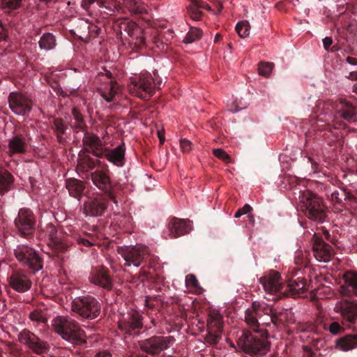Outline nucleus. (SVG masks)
Returning <instances> with one entry per match:
<instances>
[{"mask_svg": "<svg viewBox=\"0 0 357 357\" xmlns=\"http://www.w3.org/2000/svg\"><path fill=\"white\" fill-rule=\"evenodd\" d=\"M213 155L218 159L223 161L225 163L228 164L231 162V158L223 149H213Z\"/></svg>", "mask_w": 357, "mask_h": 357, "instance_id": "nucleus-49", "label": "nucleus"}, {"mask_svg": "<svg viewBox=\"0 0 357 357\" xmlns=\"http://www.w3.org/2000/svg\"><path fill=\"white\" fill-rule=\"evenodd\" d=\"M56 38L51 33H43L38 41L39 47L41 50H50L56 47Z\"/></svg>", "mask_w": 357, "mask_h": 357, "instance_id": "nucleus-38", "label": "nucleus"}, {"mask_svg": "<svg viewBox=\"0 0 357 357\" xmlns=\"http://www.w3.org/2000/svg\"><path fill=\"white\" fill-rule=\"evenodd\" d=\"M126 145L123 142L114 149L105 147L102 153V158L117 167H123L125 165Z\"/></svg>", "mask_w": 357, "mask_h": 357, "instance_id": "nucleus-24", "label": "nucleus"}, {"mask_svg": "<svg viewBox=\"0 0 357 357\" xmlns=\"http://www.w3.org/2000/svg\"><path fill=\"white\" fill-rule=\"evenodd\" d=\"M246 107L247 105L245 103L243 104L241 102L238 103L237 100H235L231 105L228 106V109L230 112L235 113Z\"/></svg>", "mask_w": 357, "mask_h": 357, "instance_id": "nucleus-50", "label": "nucleus"}, {"mask_svg": "<svg viewBox=\"0 0 357 357\" xmlns=\"http://www.w3.org/2000/svg\"><path fill=\"white\" fill-rule=\"evenodd\" d=\"M15 225L22 236L32 235L36 229V217L32 211L26 208L20 209L15 219Z\"/></svg>", "mask_w": 357, "mask_h": 357, "instance_id": "nucleus-11", "label": "nucleus"}, {"mask_svg": "<svg viewBox=\"0 0 357 357\" xmlns=\"http://www.w3.org/2000/svg\"><path fill=\"white\" fill-rule=\"evenodd\" d=\"M207 328L205 340L208 343L215 345L222 337V318L220 314L215 312L208 314Z\"/></svg>", "mask_w": 357, "mask_h": 357, "instance_id": "nucleus-17", "label": "nucleus"}, {"mask_svg": "<svg viewBox=\"0 0 357 357\" xmlns=\"http://www.w3.org/2000/svg\"><path fill=\"white\" fill-rule=\"evenodd\" d=\"M271 310V313H264L270 317V321L273 324V328H278L284 324L286 319L285 314L283 312H278L272 307H269Z\"/></svg>", "mask_w": 357, "mask_h": 357, "instance_id": "nucleus-42", "label": "nucleus"}, {"mask_svg": "<svg viewBox=\"0 0 357 357\" xmlns=\"http://www.w3.org/2000/svg\"><path fill=\"white\" fill-rule=\"evenodd\" d=\"M22 0H0L2 9L6 12L16 10L21 6Z\"/></svg>", "mask_w": 357, "mask_h": 357, "instance_id": "nucleus-45", "label": "nucleus"}, {"mask_svg": "<svg viewBox=\"0 0 357 357\" xmlns=\"http://www.w3.org/2000/svg\"><path fill=\"white\" fill-rule=\"evenodd\" d=\"M264 291L271 296H276L272 300L284 296V283L282 282L280 274L275 271H271L259 278Z\"/></svg>", "mask_w": 357, "mask_h": 357, "instance_id": "nucleus-10", "label": "nucleus"}, {"mask_svg": "<svg viewBox=\"0 0 357 357\" xmlns=\"http://www.w3.org/2000/svg\"><path fill=\"white\" fill-rule=\"evenodd\" d=\"M131 37L135 36V45L141 48L145 45V38L142 34V29L133 22H126L123 24L121 26Z\"/></svg>", "mask_w": 357, "mask_h": 357, "instance_id": "nucleus-32", "label": "nucleus"}, {"mask_svg": "<svg viewBox=\"0 0 357 357\" xmlns=\"http://www.w3.org/2000/svg\"><path fill=\"white\" fill-rule=\"evenodd\" d=\"M252 211V207L249 204H245L242 208H239L234 214L235 218H238L243 215L247 214Z\"/></svg>", "mask_w": 357, "mask_h": 357, "instance_id": "nucleus-53", "label": "nucleus"}, {"mask_svg": "<svg viewBox=\"0 0 357 357\" xmlns=\"http://www.w3.org/2000/svg\"><path fill=\"white\" fill-rule=\"evenodd\" d=\"M324 47L326 50L328 51L330 46L333 44V39L331 37H326L323 39Z\"/></svg>", "mask_w": 357, "mask_h": 357, "instance_id": "nucleus-59", "label": "nucleus"}, {"mask_svg": "<svg viewBox=\"0 0 357 357\" xmlns=\"http://www.w3.org/2000/svg\"><path fill=\"white\" fill-rule=\"evenodd\" d=\"M66 188L71 197L80 199L86 186L84 181L75 178H69L66 179Z\"/></svg>", "mask_w": 357, "mask_h": 357, "instance_id": "nucleus-31", "label": "nucleus"}, {"mask_svg": "<svg viewBox=\"0 0 357 357\" xmlns=\"http://www.w3.org/2000/svg\"><path fill=\"white\" fill-rule=\"evenodd\" d=\"M52 326L63 339L75 344L85 342L84 331L74 320L58 317L53 320Z\"/></svg>", "mask_w": 357, "mask_h": 357, "instance_id": "nucleus-4", "label": "nucleus"}, {"mask_svg": "<svg viewBox=\"0 0 357 357\" xmlns=\"http://www.w3.org/2000/svg\"><path fill=\"white\" fill-rule=\"evenodd\" d=\"M190 5L187 7L188 15L194 20H199L202 12L199 9L210 10L208 4L201 0H190Z\"/></svg>", "mask_w": 357, "mask_h": 357, "instance_id": "nucleus-35", "label": "nucleus"}, {"mask_svg": "<svg viewBox=\"0 0 357 357\" xmlns=\"http://www.w3.org/2000/svg\"><path fill=\"white\" fill-rule=\"evenodd\" d=\"M142 326V317L137 313L130 314L128 319L119 323V328L128 335L138 333Z\"/></svg>", "mask_w": 357, "mask_h": 357, "instance_id": "nucleus-27", "label": "nucleus"}, {"mask_svg": "<svg viewBox=\"0 0 357 357\" xmlns=\"http://www.w3.org/2000/svg\"><path fill=\"white\" fill-rule=\"evenodd\" d=\"M250 25L248 21L238 22L236 26V31L241 38H245L249 36Z\"/></svg>", "mask_w": 357, "mask_h": 357, "instance_id": "nucleus-47", "label": "nucleus"}, {"mask_svg": "<svg viewBox=\"0 0 357 357\" xmlns=\"http://www.w3.org/2000/svg\"><path fill=\"white\" fill-rule=\"evenodd\" d=\"M344 326L338 321H333L330 323L324 324V329L328 331L331 334L334 335H339L344 331Z\"/></svg>", "mask_w": 357, "mask_h": 357, "instance_id": "nucleus-43", "label": "nucleus"}, {"mask_svg": "<svg viewBox=\"0 0 357 357\" xmlns=\"http://www.w3.org/2000/svg\"><path fill=\"white\" fill-rule=\"evenodd\" d=\"M348 78L351 80L356 81L357 80V70L353 71L349 73V75L348 76Z\"/></svg>", "mask_w": 357, "mask_h": 357, "instance_id": "nucleus-63", "label": "nucleus"}, {"mask_svg": "<svg viewBox=\"0 0 357 357\" xmlns=\"http://www.w3.org/2000/svg\"><path fill=\"white\" fill-rule=\"evenodd\" d=\"M29 140L25 129H15L8 139L7 153L9 156L26 152Z\"/></svg>", "mask_w": 357, "mask_h": 357, "instance_id": "nucleus-14", "label": "nucleus"}, {"mask_svg": "<svg viewBox=\"0 0 357 357\" xmlns=\"http://www.w3.org/2000/svg\"><path fill=\"white\" fill-rule=\"evenodd\" d=\"M89 178L93 185L103 192L109 200L117 204L116 197L112 192V185L107 170L97 169L91 173Z\"/></svg>", "mask_w": 357, "mask_h": 357, "instance_id": "nucleus-13", "label": "nucleus"}, {"mask_svg": "<svg viewBox=\"0 0 357 357\" xmlns=\"http://www.w3.org/2000/svg\"><path fill=\"white\" fill-rule=\"evenodd\" d=\"M337 349L348 351L357 348V333L347 334L335 340Z\"/></svg>", "mask_w": 357, "mask_h": 357, "instance_id": "nucleus-33", "label": "nucleus"}, {"mask_svg": "<svg viewBox=\"0 0 357 357\" xmlns=\"http://www.w3.org/2000/svg\"><path fill=\"white\" fill-rule=\"evenodd\" d=\"M174 342L172 336L153 335L139 342L140 349L149 355L157 356L170 347Z\"/></svg>", "mask_w": 357, "mask_h": 357, "instance_id": "nucleus-9", "label": "nucleus"}, {"mask_svg": "<svg viewBox=\"0 0 357 357\" xmlns=\"http://www.w3.org/2000/svg\"><path fill=\"white\" fill-rule=\"evenodd\" d=\"M312 251L315 259L319 261H329L334 255L331 245L326 243L321 237L314 234L312 238Z\"/></svg>", "mask_w": 357, "mask_h": 357, "instance_id": "nucleus-21", "label": "nucleus"}, {"mask_svg": "<svg viewBox=\"0 0 357 357\" xmlns=\"http://www.w3.org/2000/svg\"><path fill=\"white\" fill-rule=\"evenodd\" d=\"M8 281L10 287L19 293L29 291L32 286L29 274L23 269L13 271L8 278Z\"/></svg>", "mask_w": 357, "mask_h": 357, "instance_id": "nucleus-20", "label": "nucleus"}, {"mask_svg": "<svg viewBox=\"0 0 357 357\" xmlns=\"http://www.w3.org/2000/svg\"><path fill=\"white\" fill-rule=\"evenodd\" d=\"M29 317L32 321L40 322L44 321V317L42 313L39 311L31 312L29 314Z\"/></svg>", "mask_w": 357, "mask_h": 357, "instance_id": "nucleus-55", "label": "nucleus"}, {"mask_svg": "<svg viewBox=\"0 0 357 357\" xmlns=\"http://www.w3.org/2000/svg\"><path fill=\"white\" fill-rule=\"evenodd\" d=\"M299 208L310 220L321 223L326 220L327 207L317 195L305 190L299 196Z\"/></svg>", "mask_w": 357, "mask_h": 357, "instance_id": "nucleus-2", "label": "nucleus"}, {"mask_svg": "<svg viewBox=\"0 0 357 357\" xmlns=\"http://www.w3.org/2000/svg\"><path fill=\"white\" fill-rule=\"evenodd\" d=\"M97 3L98 6L99 5L100 0H82L81 1V7L86 11H89L91 6Z\"/></svg>", "mask_w": 357, "mask_h": 357, "instance_id": "nucleus-56", "label": "nucleus"}, {"mask_svg": "<svg viewBox=\"0 0 357 357\" xmlns=\"http://www.w3.org/2000/svg\"><path fill=\"white\" fill-rule=\"evenodd\" d=\"M108 198L96 197L85 202L83 204L84 213L86 216H102L108 206Z\"/></svg>", "mask_w": 357, "mask_h": 357, "instance_id": "nucleus-23", "label": "nucleus"}, {"mask_svg": "<svg viewBox=\"0 0 357 357\" xmlns=\"http://www.w3.org/2000/svg\"><path fill=\"white\" fill-rule=\"evenodd\" d=\"M202 36V31L197 28L191 27L190 31L188 32L185 38H183V42L185 43H192L196 40H198L201 38Z\"/></svg>", "mask_w": 357, "mask_h": 357, "instance_id": "nucleus-44", "label": "nucleus"}, {"mask_svg": "<svg viewBox=\"0 0 357 357\" xmlns=\"http://www.w3.org/2000/svg\"><path fill=\"white\" fill-rule=\"evenodd\" d=\"M90 24L87 21L81 20L76 27V31L79 33L77 34L78 38L84 43L89 42V31Z\"/></svg>", "mask_w": 357, "mask_h": 357, "instance_id": "nucleus-40", "label": "nucleus"}, {"mask_svg": "<svg viewBox=\"0 0 357 357\" xmlns=\"http://www.w3.org/2000/svg\"><path fill=\"white\" fill-rule=\"evenodd\" d=\"M271 310L269 309V306L266 304L257 303L256 302L252 303V306L248 308L245 312V321L250 327L252 332L255 331H264L259 329L260 324L258 319L260 318L262 314L271 313Z\"/></svg>", "mask_w": 357, "mask_h": 357, "instance_id": "nucleus-18", "label": "nucleus"}, {"mask_svg": "<svg viewBox=\"0 0 357 357\" xmlns=\"http://www.w3.org/2000/svg\"><path fill=\"white\" fill-rule=\"evenodd\" d=\"M155 79L149 73H140L130 78L129 90L131 93L143 100L149 99L155 93L156 89L160 88L161 79L158 78L154 73Z\"/></svg>", "mask_w": 357, "mask_h": 357, "instance_id": "nucleus-3", "label": "nucleus"}, {"mask_svg": "<svg viewBox=\"0 0 357 357\" xmlns=\"http://www.w3.org/2000/svg\"><path fill=\"white\" fill-rule=\"evenodd\" d=\"M344 195H345V197H344L345 200H349V201H354V202L356 201V197L350 192H349L347 190H344Z\"/></svg>", "mask_w": 357, "mask_h": 357, "instance_id": "nucleus-60", "label": "nucleus"}, {"mask_svg": "<svg viewBox=\"0 0 357 357\" xmlns=\"http://www.w3.org/2000/svg\"><path fill=\"white\" fill-rule=\"evenodd\" d=\"M273 64L268 62H261L258 70L260 75L268 77L272 72Z\"/></svg>", "mask_w": 357, "mask_h": 357, "instance_id": "nucleus-48", "label": "nucleus"}, {"mask_svg": "<svg viewBox=\"0 0 357 357\" xmlns=\"http://www.w3.org/2000/svg\"><path fill=\"white\" fill-rule=\"evenodd\" d=\"M117 84L116 83L111 82L108 89H106L102 92V97L108 102L113 100L114 97L117 93Z\"/></svg>", "mask_w": 357, "mask_h": 357, "instance_id": "nucleus-46", "label": "nucleus"}, {"mask_svg": "<svg viewBox=\"0 0 357 357\" xmlns=\"http://www.w3.org/2000/svg\"><path fill=\"white\" fill-rule=\"evenodd\" d=\"M72 115L75 122L71 126L74 130L77 132L79 130L83 131L84 132L87 131V126L84 119V116L77 108H73Z\"/></svg>", "mask_w": 357, "mask_h": 357, "instance_id": "nucleus-37", "label": "nucleus"}, {"mask_svg": "<svg viewBox=\"0 0 357 357\" xmlns=\"http://www.w3.org/2000/svg\"><path fill=\"white\" fill-rule=\"evenodd\" d=\"M98 6L106 10L109 15H113L121 8L120 3L116 0H100Z\"/></svg>", "mask_w": 357, "mask_h": 357, "instance_id": "nucleus-41", "label": "nucleus"}, {"mask_svg": "<svg viewBox=\"0 0 357 357\" xmlns=\"http://www.w3.org/2000/svg\"><path fill=\"white\" fill-rule=\"evenodd\" d=\"M89 279L92 283L102 288L110 289L112 287V278L104 268L94 269Z\"/></svg>", "mask_w": 357, "mask_h": 357, "instance_id": "nucleus-28", "label": "nucleus"}, {"mask_svg": "<svg viewBox=\"0 0 357 357\" xmlns=\"http://www.w3.org/2000/svg\"><path fill=\"white\" fill-rule=\"evenodd\" d=\"M9 107L16 115L27 116L32 109V101L19 92L10 93L8 98Z\"/></svg>", "mask_w": 357, "mask_h": 357, "instance_id": "nucleus-15", "label": "nucleus"}, {"mask_svg": "<svg viewBox=\"0 0 357 357\" xmlns=\"http://www.w3.org/2000/svg\"><path fill=\"white\" fill-rule=\"evenodd\" d=\"M161 39L166 42L170 41L174 38V31L171 29H168L163 33L160 34Z\"/></svg>", "mask_w": 357, "mask_h": 357, "instance_id": "nucleus-58", "label": "nucleus"}, {"mask_svg": "<svg viewBox=\"0 0 357 357\" xmlns=\"http://www.w3.org/2000/svg\"><path fill=\"white\" fill-rule=\"evenodd\" d=\"M73 313L84 319H94L100 313L101 305L93 296L86 295L75 298L71 303Z\"/></svg>", "mask_w": 357, "mask_h": 357, "instance_id": "nucleus-5", "label": "nucleus"}, {"mask_svg": "<svg viewBox=\"0 0 357 357\" xmlns=\"http://www.w3.org/2000/svg\"><path fill=\"white\" fill-rule=\"evenodd\" d=\"M333 311L340 314L342 324L347 328L357 322V300L341 298L336 301Z\"/></svg>", "mask_w": 357, "mask_h": 357, "instance_id": "nucleus-8", "label": "nucleus"}, {"mask_svg": "<svg viewBox=\"0 0 357 357\" xmlns=\"http://www.w3.org/2000/svg\"><path fill=\"white\" fill-rule=\"evenodd\" d=\"M124 6L133 14H142L146 12V6L137 0H122Z\"/></svg>", "mask_w": 357, "mask_h": 357, "instance_id": "nucleus-39", "label": "nucleus"}, {"mask_svg": "<svg viewBox=\"0 0 357 357\" xmlns=\"http://www.w3.org/2000/svg\"><path fill=\"white\" fill-rule=\"evenodd\" d=\"M169 236L170 238H176L181 236L188 234L192 229L189 220L172 218L167 225Z\"/></svg>", "mask_w": 357, "mask_h": 357, "instance_id": "nucleus-25", "label": "nucleus"}, {"mask_svg": "<svg viewBox=\"0 0 357 357\" xmlns=\"http://www.w3.org/2000/svg\"><path fill=\"white\" fill-rule=\"evenodd\" d=\"M337 117L347 121L351 122L356 117V109L345 100H340L336 107Z\"/></svg>", "mask_w": 357, "mask_h": 357, "instance_id": "nucleus-29", "label": "nucleus"}, {"mask_svg": "<svg viewBox=\"0 0 357 357\" xmlns=\"http://www.w3.org/2000/svg\"><path fill=\"white\" fill-rule=\"evenodd\" d=\"M268 332L243 331L237 340L238 348L252 356H262L270 349Z\"/></svg>", "mask_w": 357, "mask_h": 357, "instance_id": "nucleus-1", "label": "nucleus"}, {"mask_svg": "<svg viewBox=\"0 0 357 357\" xmlns=\"http://www.w3.org/2000/svg\"><path fill=\"white\" fill-rule=\"evenodd\" d=\"M17 261L28 268L33 273H36L43 268V259L33 248L27 245H18L13 250Z\"/></svg>", "mask_w": 357, "mask_h": 357, "instance_id": "nucleus-6", "label": "nucleus"}, {"mask_svg": "<svg viewBox=\"0 0 357 357\" xmlns=\"http://www.w3.org/2000/svg\"><path fill=\"white\" fill-rule=\"evenodd\" d=\"M76 170L77 173L85 178H89L91 176L92 171L101 164L98 158L95 159L91 157L89 154L80 151L78 154L77 160Z\"/></svg>", "mask_w": 357, "mask_h": 357, "instance_id": "nucleus-22", "label": "nucleus"}, {"mask_svg": "<svg viewBox=\"0 0 357 357\" xmlns=\"http://www.w3.org/2000/svg\"><path fill=\"white\" fill-rule=\"evenodd\" d=\"M307 290V280L303 278H297L291 280L288 284H284V296L296 295L303 293Z\"/></svg>", "mask_w": 357, "mask_h": 357, "instance_id": "nucleus-30", "label": "nucleus"}, {"mask_svg": "<svg viewBox=\"0 0 357 357\" xmlns=\"http://www.w3.org/2000/svg\"><path fill=\"white\" fill-rule=\"evenodd\" d=\"M18 340L37 355L47 353L49 349L47 342L41 340L38 336L27 329H24L19 333Z\"/></svg>", "mask_w": 357, "mask_h": 357, "instance_id": "nucleus-16", "label": "nucleus"}, {"mask_svg": "<svg viewBox=\"0 0 357 357\" xmlns=\"http://www.w3.org/2000/svg\"><path fill=\"white\" fill-rule=\"evenodd\" d=\"M82 151L85 153H90L97 158H102L105 144L96 134L88 130L84 132L82 139Z\"/></svg>", "mask_w": 357, "mask_h": 357, "instance_id": "nucleus-19", "label": "nucleus"}, {"mask_svg": "<svg viewBox=\"0 0 357 357\" xmlns=\"http://www.w3.org/2000/svg\"><path fill=\"white\" fill-rule=\"evenodd\" d=\"M14 183V177L4 167H0V196L4 195L6 193L13 189Z\"/></svg>", "mask_w": 357, "mask_h": 357, "instance_id": "nucleus-34", "label": "nucleus"}, {"mask_svg": "<svg viewBox=\"0 0 357 357\" xmlns=\"http://www.w3.org/2000/svg\"><path fill=\"white\" fill-rule=\"evenodd\" d=\"M52 129L56 137L57 142L61 144L66 142L65 135H66L68 126L61 118H56L53 120Z\"/></svg>", "mask_w": 357, "mask_h": 357, "instance_id": "nucleus-36", "label": "nucleus"}, {"mask_svg": "<svg viewBox=\"0 0 357 357\" xmlns=\"http://www.w3.org/2000/svg\"><path fill=\"white\" fill-rule=\"evenodd\" d=\"M118 253L126 261L125 266H130L132 264L135 266L139 267L142 263H148L149 267L151 266L150 262L153 257L149 252L146 246L137 245L132 247L120 248Z\"/></svg>", "mask_w": 357, "mask_h": 357, "instance_id": "nucleus-7", "label": "nucleus"}, {"mask_svg": "<svg viewBox=\"0 0 357 357\" xmlns=\"http://www.w3.org/2000/svg\"><path fill=\"white\" fill-rule=\"evenodd\" d=\"M6 29L2 24H0V41L6 40Z\"/></svg>", "mask_w": 357, "mask_h": 357, "instance_id": "nucleus-61", "label": "nucleus"}, {"mask_svg": "<svg viewBox=\"0 0 357 357\" xmlns=\"http://www.w3.org/2000/svg\"><path fill=\"white\" fill-rule=\"evenodd\" d=\"M137 278L141 282H144L146 280H149L151 278V273L147 272L144 268H141L140 272L137 275Z\"/></svg>", "mask_w": 357, "mask_h": 357, "instance_id": "nucleus-57", "label": "nucleus"}, {"mask_svg": "<svg viewBox=\"0 0 357 357\" xmlns=\"http://www.w3.org/2000/svg\"><path fill=\"white\" fill-rule=\"evenodd\" d=\"M100 28H99L93 24H91L89 31V41L92 38H95L96 37H97L100 34Z\"/></svg>", "mask_w": 357, "mask_h": 357, "instance_id": "nucleus-52", "label": "nucleus"}, {"mask_svg": "<svg viewBox=\"0 0 357 357\" xmlns=\"http://www.w3.org/2000/svg\"><path fill=\"white\" fill-rule=\"evenodd\" d=\"M342 294L348 297L357 296V272L346 271L342 275Z\"/></svg>", "mask_w": 357, "mask_h": 357, "instance_id": "nucleus-26", "label": "nucleus"}, {"mask_svg": "<svg viewBox=\"0 0 357 357\" xmlns=\"http://www.w3.org/2000/svg\"><path fill=\"white\" fill-rule=\"evenodd\" d=\"M185 283L187 286H191L197 288L199 286V282L195 275L189 274L185 277Z\"/></svg>", "mask_w": 357, "mask_h": 357, "instance_id": "nucleus-51", "label": "nucleus"}, {"mask_svg": "<svg viewBox=\"0 0 357 357\" xmlns=\"http://www.w3.org/2000/svg\"><path fill=\"white\" fill-rule=\"evenodd\" d=\"M75 243L85 247H91L93 245L90 239L84 238L79 231L71 229H69V234H67L66 239L58 237L52 238L54 249L59 252H66L68 248Z\"/></svg>", "mask_w": 357, "mask_h": 357, "instance_id": "nucleus-12", "label": "nucleus"}, {"mask_svg": "<svg viewBox=\"0 0 357 357\" xmlns=\"http://www.w3.org/2000/svg\"><path fill=\"white\" fill-rule=\"evenodd\" d=\"M346 61L347 63H349L351 65H357V59L351 57V56H347L346 59Z\"/></svg>", "mask_w": 357, "mask_h": 357, "instance_id": "nucleus-62", "label": "nucleus"}, {"mask_svg": "<svg viewBox=\"0 0 357 357\" xmlns=\"http://www.w3.org/2000/svg\"><path fill=\"white\" fill-rule=\"evenodd\" d=\"M305 351L307 354V357H317V354L311 349H306Z\"/></svg>", "mask_w": 357, "mask_h": 357, "instance_id": "nucleus-64", "label": "nucleus"}, {"mask_svg": "<svg viewBox=\"0 0 357 357\" xmlns=\"http://www.w3.org/2000/svg\"><path fill=\"white\" fill-rule=\"evenodd\" d=\"M180 146L183 152H189L192 149V142L186 139H181Z\"/></svg>", "mask_w": 357, "mask_h": 357, "instance_id": "nucleus-54", "label": "nucleus"}]
</instances>
